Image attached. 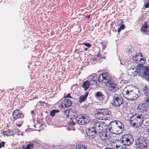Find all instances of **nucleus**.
<instances>
[{"instance_id": "nucleus-38", "label": "nucleus", "mask_w": 149, "mask_h": 149, "mask_svg": "<svg viewBox=\"0 0 149 149\" xmlns=\"http://www.w3.org/2000/svg\"><path fill=\"white\" fill-rule=\"evenodd\" d=\"M149 117V116L148 114L147 113H145L143 114V116L142 115V117L143 118H143H144L145 119H147Z\"/></svg>"}, {"instance_id": "nucleus-34", "label": "nucleus", "mask_w": 149, "mask_h": 149, "mask_svg": "<svg viewBox=\"0 0 149 149\" xmlns=\"http://www.w3.org/2000/svg\"><path fill=\"white\" fill-rule=\"evenodd\" d=\"M69 98L72 99H73V98L70 96V93H68L66 96H64L63 97V98L64 99H66V98Z\"/></svg>"}, {"instance_id": "nucleus-42", "label": "nucleus", "mask_w": 149, "mask_h": 149, "mask_svg": "<svg viewBox=\"0 0 149 149\" xmlns=\"http://www.w3.org/2000/svg\"><path fill=\"white\" fill-rule=\"evenodd\" d=\"M100 44L102 45V49L104 50L106 48V43L104 42H101Z\"/></svg>"}, {"instance_id": "nucleus-59", "label": "nucleus", "mask_w": 149, "mask_h": 149, "mask_svg": "<svg viewBox=\"0 0 149 149\" xmlns=\"http://www.w3.org/2000/svg\"><path fill=\"white\" fill-rule=\"evenodd\" d=\"M87 50H88L87 48H85L84 49V51H86Z\"/></svg>"}, {"instance_id": "nucleus-48", "label": "nucleus", "mask_w": 149, "mask_h": 149, "mask_svg": "<svg viewBox=\"0 0 149 149\" xmlns=\"http://www.w3.org/2000/svg\"><path fill=\"white\" fill-rule=\"evenodd\" d=\"M134 60H133V62L136 63H139V60H138L137 58H136V59H134Z\"/></svg>"}, {"instance_id": "nucleus-46", "label": "nucleus", "mask_w": 149, "mask_h": 149, "mask_svg": "<svg viewBox=\"0 0 149 149\" xmlns=\"http://www.w3.org/2000/svg\"><path fill=\"white\" fill-rule=\"evenodd\" d=\"M130 123H131V124L133 126H135V125H136V124H138L137 122H136H136H134L133 121H132V120H131L130 121Z\"/></svg>"}, {"instance_id": "nucleus-37", "label": "nucleus", "mask_w": 149, "mask_h": 149, "mask_svg": "<svg viewBox=\"0 0 149 149\" xmlns=\"http://www.w3.org/2000/svg\"><path fill=\"white\" fill-rule=\"evenodd\" d=\"M136 118H137V119H143L142 117V115H138L137 114H136L135 116Z\"/></svg>"}, {"instance_id": "nucleus-60", "label": "nucleus", "mask_w": 149, "mask_h": 149, "mask_svg": "<svg viewBox=\"0 0 149 149\" xmlns=\"http://www.w3.org/2000/svg\"><path fill=\"white\" fill-rule=\"evenodd\" d=\"M120 149H125V148H122H122H120Z\"/></svg>"}, {"instance_id": "nucleus-7", "label": "nucleus", "mask_w": 149, "mask_h": 149, "mask_svg": "<svg viewBox=\"0 0 149 149\" xmlns=\"http://www.w3.org/2000/svg\"><path fill=\"white\" fill-rule=\"evenodd\" d=\"M141 90L143 95L146 97L144 98L145 103L149 104V87H148L146 85H144L142 86Z\"/></svg>"}, {"instance_id": "nucleus-43", "label": "nucleus", "mask_w": 149, "mask_h": 149, "mask_svg": "<svg viewBox=\"0 0 149 149\" xmlns=\"http://www.w3.org/2000/svg\"><path fill=\"white\" fill-rule=\"evenodd\" d=\"M117 122V121H116V120L111 121V123H110V124L111 125V126H113L115 125H116V124Z\"/></svg>"}, {"instance_id": "nucleus-9", "label": "nucleus", "mask_w": 149, "mask_h": 149, "mask_svg": "<svg viewBox=\"0 0 149 149\" xmlns=\"http://www.w3.org/2000/svg\"><path fill=\"white\" fill-rule=\"evenodd\" d=\"M89 81L91 85L95 84L96 86H97L100 84V83H99L98 76H97V75H96L95 74L90 75L89 77Z\"/></svg>"}, {"instance_id": "nucleus-11", "label": "nucleus", "mask_w": 149, "mask_h": 149, "mask_svg": "<svg viewBox=\"0 0 149 149\" xmlns=\"http://www.w3.org/2000/svg\"><path fill=\"white\" fill-rule=\"evenodd\" d=\"M12 116L13 118L15 120H17L20 118H22L24 117V113L19 109H16L14 110L12 113Z\"/></svg>"}, {"instance_id": "nucleus-30", "label": "nucleus", "mask_w": 149, "mask_h": 149, "mask_svg": "<svg viewBox=\"0 0 149 149\" xmlns=\"http://www.w3.org/2000/svg\"><path fill=\"white\" fill-rule=\"evenodd\" d=\"M133 90H130L129 89H127L126 91L125 95L126 96H129L132 94V93H133Z\"/></svg>"}, {"instance_id": "nucleus-64", "label": "nucleus", "mask_w": 149, "mask_h": 149, "mask_svg": "<svg viewBox=\"0 0 149 149\" xmlns=\"http://www.w3.org/2000/svg\"><path fill=\"white\" fill-rule=\"evenodd\" d=\"M148 132H149V128L148 129Z\"/></svg>"}, {"instance_id": "nucleus-15", "label": "nucleus", "mask_w": 149, "mask_h": 149, "mask_svg": "<svg viewBox=\"0 0 149 149\" xmlns=\"http://www.w3.org/2000/svg\"><path fill=\"white\" fill-rule=\"evenodd\" d=\"M100 137L101 140L103 141H107L109 139L110 137L109 135L107 134L106 132H102L101 133H100Z\"/></svg>"}, {"instance_id": "nucleus-63", "label": "nucleus", "mask_w": 149, "mask_h": 149, "mask_svg": "<svg viewBox=\"0 0 149 149\" xmlns=\"http://www.w3.org/2000/svg\"><path fill=\"white\" fill-rule=\"evenodd\" d=\"M41 116H43V114H42V113H41Z\"/></svg>"}, {"instance_id": "nucleus-58", "label": "nucleus", "mask_w": 149, "mask_h": 149, "mask_svg": "<svg viewBox=\"0 0 149 149\" xmlns=\"http://www.w3.org/2000/svg\"><path fill=\"white\" fill-rule=\"evenodd\" d=\"M90 17V15H89L88 16L86 17V18H87V19H89Z\"/></svg>"}, {"instance_id": "nucleus-47", "label": "nucleus", "mask_w": 149, "mask_h": 149, "mask_svg": "<svg viewBox=\"0 0 149 149\" xmlns=\"http://www.w3.org/2000/svg\"><path fill=\"white\" fill-rule=\"evenodd\" d=\"M84 45L85 46L88 47H90L91 46V45L89 43H85L84 44Z\"/></svg>"}, {"instance_id": "nucleus-4", "label": "nucleus", "mask_w": 149, "mask_h": 149, "mask_svg": "<svg viewBox=\"0 0 149 149\" xmlns=\"http://www.w3.org/2000/svg\"><path fill=\"white\" fill-rule=\"evenodd\" d=\"M98 79H99V83H101L102 84H105L107 86L110 82L112 81L111 80V77L108 75L106 72L98 76Z\"/></svg>"}, {"instance_id": "nucleus-52", "label": "nucleus", "mask_w": 149, "mask_h": 149, "mask_svg": "<svg viewBox=\"0 0 149 149\" xmlns=\"http://www.w3.org/2000/svg\"><path fill=\"white\" fill-rule=\"evenodd\" d=\"M140 56L141 57H142L143 58L144 57V55L141 53H140Z\"/></svg>"}, {"instance_id": "nucleus-39", "label": "nucleus", "mask_w": 149, "mask_h": 149, "mask_svg": "<svg viewBox=\"0 0 149 149\" xmlns=\"http://www.w3.org/2000/svg\"><path fill=\"white\" fill-rule=\"evenodd\" d=\"M136 121V122H137L138 123H139L140 125H142L143 123L144 120L143 119H137Z\"/></svg>"}, {"instance_id": "nucleus-54", "label": "nucleus", "mask_w": 149, "mask_h": 149, "mask_svg": "<svg viewBox=\"0 0 149 149\" xmlns=\"http://www.w3.org/2000/svg\"><path fill=\"white\" fill-rule=\"evenodd\" d=\"M22 148L23 149H26V146L25 145H23L22 146Z\"/></svg>"}, {"instance_id": "nucleus-45", "label": "nucleus", "mask_w": 149, "mask_h": 149, "mask_svg": "<svg viewBox=\"0 0 149 149\" xmlns=\"http://www.w3.org/2000/svg\"><path fill=\"white\" fill-rule=\"evenodd\" d=\"M5 144V142L4 141H2L0 143V148L2 147H4V146Z\"/></svg>"}, {"instance_id": "nucleus-10", "label": "nucleus", "mask_w": 149, "mask_h": 149, "mask_svg": "<svg viewBox=\"0 0 149 149\" xmlns=\"http://www.w3.org/2000/svg\"><path fill=\"white\" fill-rule=\"evenodd\" d=\"M122 101H123V99L120 95H118L114 97L113 100L111 101V103L115 107H118Z\"/></svg>"}, {"instance_id": "nucleus-3", "label": "nucleus", "mask_w": 149, "mask_h": 149, "mask_svg": "<svg viewBox=\"0 0 149 149\" xmlns=\"http://www.w3.org/2000/svg\"><path fill=\"white\" fill-rule=\"evenodd\" d=\"M119 141L120 143H122L123 145L128 146L133 144L134 139L132 135L130 134H127L123 135Z\"/></svg>"}, {"instance_id": "nucleus-29", "label": "nucleus", "mask_w": 149, "mask_h": 149, "mask_svg": "<svg viewBox=\"0 0 149 149\" xmlns=\"http://www.w3.org/2000/svg\"><path fill=\"white\" fill-rule=\"evenodd\" d=\"M125 28V25L124 24H122L120 27L118 29V35L120 33L121 31L122 30H123Z\"/></svg>"}, {"instance_id": "nucleus-2", "label": "nucleus", "mask_w": 149, "mask_h": 149, "mask_svg": "<svg viewBox=\"0 0 149 149\" xmlns=\"http://www.w3.org/2000/svg\"><path fill=\"white\" fill-rule=\"evenodd\" d=\"M136 147L139 149H147L149 146L148 140L144 137L139 136L135 140Z\"/></svg>"}, {"instance_id": "nucleus-21", "label": "nucleus", "mask_w": 149, "mask_h": 149, "mask_svg": "<svg viewBox=\"0 0 149 149\" xmlns=\"http://www.w3.org/2000/svg\"><path fill=\"white\" fill-rule=\"evenodd\" d=\"M70 120L68 121V124L72 127H73L75 125L76 123V121L75 120H74V118H70Z\"/></svg>"}, {"instance_id": "nucleus-51", "label": "nucleus", "mask_w": 149, "mask_h": 149, "mask_svg": "<svg viewBox=\"0 0 149 149\" xmlns=\"http://www.w3.org/2000/svg\"><path fill=\"white\" fill-rule=\"evenodd\" d=\"M112 127H109V131L111 132H112V131H111V130H112Z\"/></svg>"}, {"instance_id": "nucleus-6", "label": "nucleus", "mask_w": 149, "mask_h": 149, "mask_svg": "<svg viewBox=\"0 0 149 149\" xmlns=\"http://www.w3.org/2000/svg\"><path fill=\"white\" fill-rule=\"evenodd\" d=\"M146 68V66H137V68H134L135 70L133 71H131V73L133 74V76L135 77L139 74L140 76L143 78V75L144 72L145 71L144 69L145 68Z\"/></svg>"}, {"instance_id": "nucleus-44", "label": "nucleus", "mask_w": 149, "mask_h": 149, "mask_svg": "<svg viewBox=\"0 0 149 149\" xmlns=\"http://www.w3.org/2000/svg\"><path fill=\"white\" fill-rule=\"evenodd\" d=\"M137 68V65L136 66V67L134 66L133 67H132V66L131 68H130L128 70L129 71L131 72V71H132V70H135V69H134V68Z\"/></svg>"}, {"instance_id": "nucleus-50", "label": "nucleus", "mask_w": 149, "mask_h": 149, "mask_svg": "<svg viewBox=\"0 0 149 149\" xmlns=\"http://www.w3.org/2000/svg\"><path fill=\"white\" fill-rule=\"evenodd\" d=\"M97 57H99L100 58H102V56L100 55V53H98L97 54Z\"/></svg>"}, {"instance_id": "nucleus-33", "label": "nucleus", "mask_w": 149, "mask_h": 149, "mask_svg": "<svg viewBox=\"0 0 149 149\" xmlns=\"http://www.w3.org/2000/svg\"><path fill=\"white\" fill-rule=\"evenodd\" d=\"M33 143H29L26 146V149H31L33 147Z\"/></svg>"}, {"instance_id": "nucleus-1", "label": "nucleus", "mask_w": 149, "mask_h": 149, "mask_svg": "<svg viewBox=\"0 0 149 149\" xmlns=\"http://www.w3.org/2000/svg\"><path fill=\"white\" fill-rule=\"evenodd\" d=\"M95 115L99 119L108 120L110 119L111 112L107 109H98L95 111Z\"/></svg>"}, {"instance_id": "nucleus-57", "label": "nucleus", "mask_w": 149, "mask_h": 149, "mask_svg": "<svg viewBox=\"0 0 149 149\" xmlns=\"http://www.w3.org/2000/svg\"><path fill=\"white\" fill-rule=\"evenodd\" d=\"M105 149H115V148H106Z\"/></svg>"}, {"instance_id": "nucleus-49", "label": "nucleus", "mask_w": 149, "mask_h": 149, "mask_svg": "<svg viewBox=\"0 0 149 149\" xmlns=\"http://www.w3.org/2000/svg\"><path fill=\"white\" fill-rule=\"evenodd\" d=\"M145 7L146 8H147L149 7V2H148L145 5Z\"/></svg>"}, {"instance_id": "nucleus-23", "label": "nucleus", "mask_w": 149, "mask_h": 149, "mask_svg": "<svg viewBox=\"0 0 149 149\" xmlns=\"http://www.w3.org/2000/svg\"><path fill=\"white\" fill-rule=\"evenodd\" d=\"M88 118L89 119V118L88 115L86 114L82 113L81 114H79L78 119L89 120Z\"/></svg>"}, {"instance_id": "nucleus-5", "label": "nucleus", "mask_w": 149, "mask_h": 149, "mask_svg": "<svg viewBox=\"0 0 149 149\" xmlns=\"http://www.w3.org/2000/svg\"><path fill=\"white\" fill-rule=\"evenodd\" d=\"M95 97L97 99L101 101H104V103L105 104L107 102L109 97V94L106 91L105 95H104L100 91L96 92L94 95Z\"/></svg>"}, {"instance_id": "nucleus-53", "label": "nucleus", "mask_w": 149, "mask_h": 149, "mask_svg": "<svg viewBox=\"0 0 149 149\" xmlns=\"http://www.w3.org/2000/svg\"><path fill=\"white\" fill-rule=\"evenodd\" d=\"M128 53H132V50L130 49H129L128 50Z\"/></svg>"}, {"instance_id": "nucleus-19", "label": "nucleus", "mask_w": 149, "mask_h": 149, "mask_svg": "<svg viewBox=\"0 0 149 149\" xmlns=\"http://www.w3.org/2000/svg\"><path fill=\"white\" fill-rule=\"evenodd\" d=\"M90 84L89 81L87 80L83 82L82 86L84 89V90L86 91L89 88Z\"/></svg>"}, {"instance_id": "nucleus-8", "label": "nucleus", "mask_w": 149, "mask_h": 149, "mask_svg": "<svg viewBox=\"0 0 149 149\" xmlns=\"http://www.w3.org/2000/svg\"><path fill=\"white\" fill-rule=\"evenodd\" d=\"M86 133L87 136H91V138L93 139L97 136L98 133L97 131L93 127H91L86 129Z\"/></svg>"}, {"instance_id": "nucleus-27", "label": "nucleus", "mask_w": 149, "mask_h": 149, "mask_svg": "<svg viewBox=\"0 0 149 149\" xmlns=\"http://www.w3.org/2000/svg\"><path fill=\"white\" fill-rule=\"evenodd\" d=\"M146 61L145 58H141L139 60V63L137 66H143L142 65L144 64Z\"/></svg>"}, {"instance_id": "nucleus-36", "label": "nucleus", "mask_w": 149, "mask_h": 149, "mask_svg": "<svg viewBox=\"0 0 149 149\" xmlns=\"http://www.w3.org/2000/svg\"><path fill=\"white\" fill-rule=\"evenodd\" d=\"M42 124H41L40 122H38L37 124L36 125V126L37 127V128H40V129H41V127H42Z\"/></svg>"}, {"instance_id": "nucleus-18", "label": "nucleus", "mask_w": 149, "mask_h": 149, "mask_svg": "<svg viewBox=\"0 0 149 149\" xmlns=\"http://www.w3.org/2000/svg\"><path fill=\"white\" fill-rule=\"evenodd\" d=\"M88 93L87 92L84 95H82L81 96H80L79 97V100L78 101L80 103H81L85 101L88 95Z\"/></svg>"}, {"instance_id": "nucleus-14", "label": "nucleus", "mask_w": 149, "mask_h": 149, "mask_svg": "<svg viewBox=\"0 0 149 149\" xmlns=\"http://www.w3.org/2000/svg\"><path fill=\"white\" fill-rule=\"evenodd\" d=\"M109 86V88L111 92H115L119 89L117 87V84L114 83L113 81H112L108 85Z\"/></svg>"}, {"instance_id": "nucleus-35", "label": "nucleus", "mask_w": 149, "mask_h": 149, "mask_svg": "<svg viewBox=\"0 0 149 149\" xmlns=\"http://www.w3.org/2000/svg\"><path fill=\"white\" fill-rule=\"evenodd\" d=\"M140 54V53H136V54L134 56H133L132 57V60H134V58L139 59L138 57H139Z\"/></svg>"}, {"instance_id": "nucleus-41", "label": "nucleus", "mask_w": 149, "mask_h": 149, "mask_svg": "<svg viewBox=\"0 0 149 149\" xmlns=\"http://www.w3.org/2000/svg\"><path fill=\"white\" fill-rule=\"evenodd\" d=\"M118 107H119L120 108L122 109L124 108V104L123 101L120 104V105L118 106Z\"/></svg>"}, {"instance_id": "nucleus-62", "label": "nucleus", "mask_w": 149, "mask_h": 149, "mask_svg": "<svg viewBox=\"0 0 149 149\" xmlns=\"http://www.w3.org/2000/svg\"><path fill=\"white\" fill-rule=\"evenodd\" d=\"M121 23H123V21L122 20L121 21Z\"/></svg>"}, {"instance_id": "nucleus-26", "label": "nucleus", "mask_w": 149, "mask_h": 149, "mask_svg": "<svg viewBox=\"0 0 149 149\" xmlns=\"http://www.w3.org/2000/svg\"><path fill=\"white\" fill-rule=\"evenodd\" d=\"M60 111L59 110L56 109H53L50 112L49 114L50 116L52 117H54L55 116L56 113L59 112Z\"/></svg>"}, {"instance_id": "nucleus-13", "label": "nucleus", "mask_w": 149, "mask_h": 149, "mask_svg": "<svg viewBox=\"0 0 149 149\" xmlns=\"http://www.w3.org/2000/svg\"><path fill=\"white\" fill-rule=\"evenodd\" d=\"M64 101L61 104V108H68L71 106L72 104V101L68 99H63Z\"/></svg>"}, {"instance_id": "nucleus-31", "label": "nucleus", "mask_w": 149, "mask_h": 149, "mask_svg": "<svg viewBox=\"0 0 149 149\" xmlns=\"http://www.w3.org/2000/svg\"><path fill=\"white\" fill-rule=\"evenodd\" d=\"M94 127H93L94 128H95L97 130H98V128L101 127V125L100 124L99 122H96L94 123Z\"/></svg>"}, {"instance_id": "nucleus-32", "label": "nucleus", "mask_w": 149, "mask_h": 149, "mask_svg": "<svg viewBox=\"0 0 149 149\" xmlns=\"http://www.w3.org/2000/svg\"><path fill=\"white\" fill-rule=\"evenodd\" d=\"M23 121H17L16 123V125L18 127H20L22 125Z\"/></svg>"}, {"instance_id": "nucleus-56", "label": "nucleus", "mask_w": 149, "mask_h": 149, "mask_svg": "<svg viewBox=\"0 0 149 149\" xmlns=\"http://www.w3.org/2000/svg\"><path fill=\"white\" fill-rule=\"evenodd\" d=\"M130 87H132V86H128L127 88H128L127 89H129L130 90H131V89L130 88Z\"/></svg>"}, {"instance_id": "nucleus-20", "label": "nucleus", "mask_w": 149, "mask_h": 149, "mask_svg": "<svg viewBox=\"0 0 149 149\" xmlns=\"http://www.w3.org/2000/svg\"><path fill=\"white\" fill-rule=\"evenodd\" d=\"M1 133H2L4 135L8 136L13 135V132L12 130L8 129L6 131H2Z\"/></svg>"}, {"instance_id": "nucleus-55", "label": "nucleus", "mask_w": 149, "mask_h": 149, "mask_svg": "<svg viewBox=\"0 0 149 149\" xmlns=\"http://www.w3.org/2000/svg\"><path fill=\"white\" fill-rule=\"evenodd\" d=\"M34 112V111L33 110L31 111V114L32 115H33Z\"/></svg>"}, {"instance_id": "nucleus-22", "label": "nucleus", "mask_w": 149, "mask_h": 149, "mask_svg": "<svg viewBox=\"0 0 149 149\" xmlns=\"http://www.w3.org/2000/svg\"><path fill=\"white\" fill-rule=\"evenodd\" d=\"M116 127H118L119 129L122 130H124V125L120 121H117L116 124Z\"/></svg>"}, {"instance_id": "nucleus-17", "label": "nucleus", "mask_w": 149, "mask_h": 149, "mask_svg": "<svg viewBox=\"0 0 149 149\" xmlns=\"http://www.w3.org/2000/svg\"><path fill=\"white\" fill-rule=\"evenodd\" d=\"M89 120L78 119L76 121V123L80 125H84L88 123L89 121Z\"/></svg>"}, {"instance_id": "nucleus-24", "label": "nucleus", "mask_w": 149, "mask_h": 149, "mask_svg": "<svg viewBox=\"0 0 149 149\" xmlns=\"http://www.w3.org/2000/svg\"><path fill=\"white\" fill-rule=\"evenodd\" d=\"M139 109L140 110L141 112H143L146 111L147 110L146 107L145 106V104H142L141 105H140L139 107Z\"/></svg>"}, {"instance_id": "nucleus-61", "label": "nucleus", "mask_w": 149, "mask_h": 149, "mask_svg": "<svg viewBox=\"0 0 149 149\" xmlns=\"http://www.w3.org/2000/svg\"><path fill=\"white\" fill-rule=\"evenodd\" d=\"M34 127H35V128H37V127H36V125H34Z\"/></svg>"}, {"instance_id": "nucleus-25", "label": "nucleus", "mask_w": 149, "mask_h": 149, "mask_svg": "<svg viewBox=\"0 0 149 149\" xmlns=\"http://www.w3.org/2000/svg\"><path fill=\"white\" fill-rule=\"evenodd\" d=\"M148 28H149V21H147L145 22L143 24L141 28L147 29Z\"/></svg>"}, {"instance_id": "nucleus-16", "label": "nucleus", "mask_w": 149, "mask_h": 149, "mask_svg": "<svg viewBox=\"0 0 149 149\" xmlns=\"http://www.w3.org/2000/svg\"><path fill=\"white\" fill-rule=\"evenodd\" d=\"M145 70L144 72L143 75V78L145 79H147V81H149V66H146V68H144Z\"/></svg>"}, {"instance_id": "nucleus-28", "label": "nucleus", "mask_w": 149, "mask_h": 149, "mask_svg": "<svg viewBox=\"0 0 149 149\" xmlns=\"http://www.w3.org/2000/svg\"><path fill=\"white\" fill-rule=\"evenodd\" d=\"M76 149H87V147L84 144L76 146Z\"/></svg>"}, {"instance_id": "nucleus-12", "label": "nucleus", "mask_w": 149, "mask_h": 149, "mask_svg": "<svg viewBox=\"0 0 149 149\" xmlns=\"http://www.w3.org/2000/svg\"><path fill=\"white\" fill-rule=\"evenodd\" d=\"M68 116H70L71 118H74L76 121L78 119L79 114L75 110L70 109L68 110Z\"/></svg>"}, {"instance_id": "nucleus-40", "label": "nucleus", "mask_w": 149, "mask_h": 149, "mask_svg": "<svg viewBox=\"0 0 149 149\" xmlns=\"http://www.w3.org/2000/svg\"><path fill=\"white\" fill-rule=\"evenodd\" d=\"M148 29H146L143 28H141L140 29V31L141 32H143V33H145V32H148Z\"/></svg>"}]
</instances>
